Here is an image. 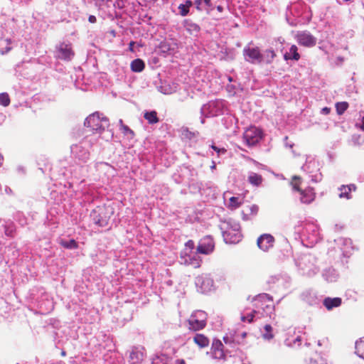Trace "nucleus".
I'll use <instances>...</instances> for the list:
<instances>
[{"label":"nucleus","mask_w":364,"mask_h":364,"mask_svg":"<svg viewBox=\"0 0 364 364\" xmlns=\"http://www.w3.org/2000/svg\"><path fill=\"white\" fill-rule=\"evenodd\" d=\"M206 314L203 311H197L193 313L187 320L188 328L193 331H198L203 329L207 323Z\"/></svg>","instance_id":"nucleus-1"},{"label":"nucleus","mask_w":364,"mask_h":364,"mask_svg":"<svg viewBox=\"0 0 364 364\" xmlns=\"http://www.w3.org/2000/svg\"><path fill=\"white\" fill-rule=\"evenodd\" d=\"M108 119L101 117L99 112H95L90 114L85 120L84 124L90 127L93 131L101 132L104 130L105 126L107 125Z\"/></svg>","instance_id":"nucleus-2"},{"label":"nucleus","mask_w":364,"mask_h":364,"mask_svg":"<svg viewBox=\"0 0 364 364\" xmlns=\"http://www.w3.org/2000/svg\"><path fill=\"white\" fill-rule=\"evenodd\" d=\"M112 211L105 206H97L91 213V217L95 224L101 227L108 225Z\"/></svg>","instance_id":"nucleus-3"},{"label":"nucleus","mask_w":364,"mask_h":364,"mask_svg":"<svg viewBox=\"0 0 364 364\" xmlns=\"http://www.w3.org/2000/svg\"><path fill=\"white\" fill-rule=\"evenodd\" d=\"M243 55L248 62L260 64L263 62V55L258 47L247 46L243 50Z\"/></svg>","instance_id":"nucleus-4"},{"label":"nucleus","mask_w":364,"mask_h":364,"mask_svg":"<svg viewBox=\"0 0 364 364\" xmlns=\"http://www.w3.org/2000/svg\"><path fill=\"white\" fill-rule=\"evenodd\" d=\"M295 39L300 46L306 48L314 47L316 44V38L307 31H298Z\"/></svg>","instance_id":"nucleus-5"},{"label":"nucleus","mask_w":364,"mask_h":364,"mask_svg":"<svg viewBox=\"0 0 364 364\" xmlns=\"http://www.w3.org/2000/svg\"><path fill=\"white\" fill-rule=\"evenodd\" d=\"M243 139L248 146H254L262 139V132L255 127H250L244 132Z\"/></svg>","instance_id":"nucleus-6"},{"label":"nucleus","mask_w":364,"mask_h":364,"mask_svg":"<svg viewBox=\"0 0 364 364\" xmlns=\"http://www.w3.org/2000/svg\"><path fill=\"white\" fill-rule=\"evenodd\" d=\"M215 247L213 239L210 236H205L197 246L198 253L208 255L210 254Z\"/></svg>","instance_id":"nucleus-7"},{"label":"nucleus","mask_w":364,"mask_h":364,"mask_svg":"<svg viewBox=\"0 0 364 364\" xmlns=\"http://www.w3.org/2000/svg\"><path fill=\"white\" fill-rule=\"evenodd\" d=\"M274 242L275 240L272 235L263 234L258 237L257 245L262 250L268 251L274 247Z\"/></svg>","instance_id":"nucleus-8"},{"label":"nucleus","mask_w":364,"mask_h":364,"mask_svg":"<svg viewBox=\"0 0 364 364\" xmlns=\"http://www.w3.org/2000/svg\"><path fill=\"white\" fill-rule=\"evenodd\" d=\"M210 350L213 358L218 360H224L225 358L224 346L219 339H214L213 341Z\"/></svg>","instance_id":"nucleus-9"},{"label":"nucleus","mask_w":364,"mask_h":364,"mask_svg":"<svg viewBox=\"0 0 364 364\" xmlns=\"http://www.w3.org/2000/svg\"><path fill=\"white\" fill-rule=\"evenodd\" d=\"M301 197L300 200L302 203L310 204L314 201L316 193L312 187H307L299 192Z\"/></svg>","instance_id":"nucleus-10"},{"label":"nucleus","mask_w":364,"mask_h":364,"mask_svg":"<svg viewBox=\"0 0 364 364\" xmlns=\"http://www.w3.org/2000/svg\"><path fill=\"white\" fill-rule=\"evenodd\" d=\"M60 58L63 60H70L75 55L70 44L61 43L58 47Z\"/></svg>","instance_id":"nucleus-11"},{"label":"nucleus","mask_w":364,"mask_h":364,"mask_svg":"<svg viewBox=\"0 0 364 364\" xmlns=\"http://www.w3.org/2000/svg\"><path fill=\"white\" fill-rule=\"evenodd\" d=\"M259 208L257 205L252 204L247 205L242 210L241 215L244 220H248L252 216H255L257 214Z\"/></svg>","instance_id":"nucleus-12"},{"label":"nucleus","mask_w":364,"mask_h":364,"mask_svg":"<svg viewBox=\"0 0 364 364\" xmlns=\"http://www.w3.org/2000/svg\"><path fill=\"white\" fill-rule=\"evenodd\" d=\"M193 342L199 348H203L209 346V338L203 333H196L193 337Z\"/></svg>","instance_id":"nucleus-13"},{"label":"nucleus","mask_w":364,"mask_h":364,"mask_svg":"<svg viewBox=\"0 0 364 364\" xmlns=\"http://www.w3.org/2000/svg\"><path fill=\"white\" fill-rule=\"evenodd\" d=\"M342 300L339 297L330 298L327 297L323 300V305L328 310H331L333 308L338 307L341 305Z\"/></svg>","instance_id":"nucleus-14"},{"label":"nucleus","mask_w":364,"mask_h":364,"mask_svg":"<svg viewBox=\"0 0 364 364\" xmlns=\"http://www.w3.org/2000/svg\"><path fill=\"white\" fill-rule=\"evenodd\" d=\"M300 54L298 52V48L296 45H292L290 47L289 52H287L284 55V58L286 60H294L297 61L300 59Z\"/></svg>","instance_id":"nucleus-15"},{"label":"nucleus","mask_w":364,"mask_h":364,"mask_svg":"<svg viewBox=\"0 0 364 364\" xmlns=\"http://www.w3.org/2000/svg\"><path fill=\"white\" fill-rule=\"evenodd\" d=\"M356 188L355 185L350 186H342L340 188V193L339 197L341 198H347L349 199L351 198L350 193L353 190L355 191Z\"/></svg>","instance_id":"nucleus-16"},{"label":"nucleus","mask_w":364,"mask_h":364,"mask_svg":"<svg viewBox=\"0 0 364 364\" xmlns=\"http://www.w3.org/2000/svg\"><path fill=\"white\" fill-rule=\"evenodd\" d=\"M243 203V199L240 197L232 196L230 198L228 208L230 210H235L240 208Z\"/></svg>","instance_id":"nucleus-17"},{"label":"nucleus","mask_w":364,"mask_h":364,"mask_svg":"<svg viewBox=\"0 0 364 364\" xmlns=\"http://www.w3.org/2000/svg\"><path fill=\"white\" fill-rule=\"evenodd\" d=\"M130 68L132 71L134 73H140L144 70L145 63L141 59L137 58L132 61Z\"/></svg>","instance_id":"nucleus-18"},{"label":"nucleus","mask_w":364,"mask_h":364,"mask_svg":"<svg viewBox=\"0 0 364 364\" xmlns=\"http://www.w3.org/2000/svg\"><path fill=\"white\" fill-rule=\"evenodd\" d=\"M263 55V62L266 64H270L276 58L277 54L272 48H269L264 50Z\"/></svg>","instance_id":"nucleus-19"},{"label":"nucleus","mask_w":364,"mask_h":364,"mask_svg":"<svg viewBox=\"0 0 364 364\" xmlns=\"http://www.w3.org/2000/svg\"><path fill=\"white\" fill-rule=\"evenodd\" d=\"M11 41L9 38H0V53L5 54L11 50Z\"/></svg>","instance_id":"nucleus-20"},{"label":"nucleus","mask_w":364,"mask_h":364,"mask_svg":"<svg viewBox=\"0 0 364 364\" xmlns=\"http://www.w3.org/2000/svg\"><path fill=\"white\" fill-rule=\"evenodd\" d=\"M248 182L255 186H259L263 181V178L261 175L256 173H251L247 178Z\"/></svg>","instance_id":"nucleus-21"},{"label":"nucleus","mask_w":364,"mask_h":364,"mask_svg":"<svg viewBox=\"0 0 364 364\" xmlns=\"http://www.w3.org/2000/svg\"><path fill=\"white\" fill-rule=\"evenodd\" d=\"M144 117L151 124H156L159 122L157 117V112L156 111L146 112L144 114Z\"/></svg>","instance_id":"nucleus-22"},{"label":"nucleus","mask_w":364,"mask_h":364,"mask_svg":"<svg viewBox=\"0 0 364 364\" xmlns=\"http://www.w3.org/2000/svg\"><path fill=\"white\" fill-rule=\"evenodd\" d=\"M193 6V2L191 0H187L184 4H181L178 6L180 15L186 16L189 13L190 8Z\"/></svg>","instance_id":"nucleus-23"},{"label":"nucleus","mask_w":364,"mask_h":364,"mask_svg":"<svg viewBox=\"0 0 364 364\" xmlns=\"http://www.w3.org/2000/svg\"><path fill=\"white\" fill-rule=\"evenodd\" d=\"M355 353L364 359V338H360L355 343Z\"/></svg>","instance_id":"nucleus-24"},{"label":"nucleus","mask_w":364,"mask_h":364,"mask_svg":"<svg viewBox=\"0 0 364 364\" xmlns=\"http://www.w3.org/2000/svg\"><path fill=\"white\" fill-rule=\"evenodd\" d=\"M185 27L190 34L197 33L200 31V26L195 23L185 21Z\"/></svg>","instance_id":"nucleus-25"},{"label":"nucleus","mask_w":364,"mask_h":364,"mask_svg":"<svg viewBox=\"0 0 364 364\" xmlns=\"http://www.w3.org/2000/svg\"><path fill=\"white\" fill-rule=\"evenodd\" d=\"M302 178L300 176H294L291 181V186H292L294 191L299 193L301 191L303 190L300 188Z\"/></svg>","instance_id":"nucleus-26"},{"label":"nucleus","mask_w":364,"mask_h":364,"mask_svg":"<svg viewBox=\"0 0 364 364\" xmlns=\"http://www.w3.org/2000/svg\"><path fill=\"white\" fill-rule=\"evenodd\" d=\"M264 333L262 334V337L265 340H272L274 338V335L273 333V328L271 325L266 324L264 326Z\"/></svg>","instance_id":"nucleus-27"},{"label":"nucleus","mask_w":364,"mask_h":364,"mask_svg":"<svg viewBox=\"0 0 364 364\" xmlns=\"http://www.w3.org/2000/svg\"><path fill=\"white\" fill-rule=\"evenodd\" d=\"M60 244L61 246L67 249H77L78 247L77 242L73 239L68 241L62 240H60Z\"/></svg>","instance_id":"nucleus-28"},{"label":"nucleus","mask_w":364,"mask_h":364,"mask_svg":"<svg viewBox=\"0 0 364 364\" xmlns=\"http://www.w3.org/2000/svg\"><path fill=\"white\" fill-rule=\"evenodd\" d=\"M348 103L347 102H339L336 104V112L338 115L343 114L348 108Z\"/></svg>","instance_id":"nucleus-29"},{"label":"nucleus","mask_w":364,"mask_h":364,"mask_svg":"<svg viewBox=\"0 0 364 364\" xmlns=\"http://www.w3.org/2000/svg\"><path fill=\"white\" fill-rule=\"evenodd\" d=\"M11 103L10 97L8 93H0V105L4 107H8Z\"/></svg>","instance_id":"nucleus-30"},{"label":"nucleus","mask_w":364,"mask_h":364,"mask_svg":"<svg viewBox=\"0 0 364 364\" xmlns=\"http://www.w3.org/2000/svg\"><path fill=\"white\" fill-rule=\"evenodd\" d=\"M257 311L255 310H253L250 314H247L246 316L242 315L240 317V320L243 322L247 321L248 323H252L253 321L254 317L257 314Z\"/></svg>","instance_id":"nucleus-31"},{"label":"nucleus","mask_w":364,"mask_h":364,"mask_svg":"<svg viewBox=\"0 0 364 364\" xmlns=\"http://www.w3.org/2000/svg\"><path fill=\"white\" fill-rule=\"evenodd\" d=\"M119 124H121V128L124 134L130 133L132 134H134V132L128 126L123 124L122 119H119Z\"/></svg>","instance_id":"nucleus-32"},{"label":"nucleus","mask_w":364,"mask_h":364,"mask_svg":"<svg viewBox=\"0 0 364 364\" xmlns=\"http://www.w3.org/2000/svg\"><path fill=\"white\" fill-rule=\"evenodd\" d=\"M186 247L191 250H193L195 247V243L193 240H190L186 243Z\"/></svg>","instance_id":"nucleus-33"},{"label":"nucleus","mask_w":364,"mask_h":364,"mask_svg":"<svg viewBox=\"0 0 364 364\" xmlns=\"http://www.w3.org/2000/svg\"><path fill=\"white\" fill-rule=\"evenodd\" d=\"M88 21H89V22H90V23H96V21H97V18H96V17H95V16H93V15H90V16L88 17Z\"/></svg>","instance_id":"nucleus-34"},{"label":"nucleus","mask_w":364,"mask_h":364,"mask_svg":"<svg viewBox=\"0 0 364 364\" xmlns=\"http://www.w3.org/2000/svg\"><path fill=\"white\" fill-rule=\"evenodd\" d=\"M331 112V109L329 107H323L321 110V112L324 114H328Z\"/></svg>","instance_id":"nucleus-35"},{"label":"nucleus","mask_w":364,"mask_h":364,"mask_svg":"<svg viewBox=\"0 0 364 364\" xmlns=\"http://www.w3.org/2000/svg\"><path fill=\"white\" fill-rule=\"evenodd\" d=\"M134 41H131L129 44V50L131 51H133L134 50Z\"/></svg>","instance_id":"nucleus-36"},{"label":"nucleus","mask_w":364,"mask_h":364,"mask_svg":"<svg viewBox=\"0 0 364 364\" xmlns=\"http://www.w3.org/2000/svg\"><path fill=\"white\" fill-rule=\"evenodd\" d=\"M202 0H196L195 3L197 5V9H199V6L201 4Z\"/></svg>","instance_id":"nucleus-37"},{"label":"nucleus","mask_w":364,"mask_h":364,"mask_svg":"<svg viewBox=\"0 0 364 364\" xmlns=\"http://www.w3.org/2000/svg\"><path fill=\"white\" fill-rule=\"evenodd\" d=\"M176 364H185V360L183 359L177 360L176 361Z\"/></svg>","instance_id":"nucleus-38"},{"label":"nucleus","mask_w":364,"mask_h":364,"mask_svg":"<svg viewBox=\"0 0 364 364\" xmlns=\"http://www.w3.org/2000/svg\"><path fill=\"white\" fill-rule=\"evenodd\" d=\"M359 127H360V129L364 131V117H363V119H362V124H361V125H360Z\"/></svg>","instance_id":"nucleus-39"},{"label":"nucleus","mask_w":364,"mask_h":364,"mask_svg":"<svg viewBox=\"0 0 364 364\" xmlns=\"http://www.w3.org/2000/svg\"><path fill=\"white\" fill-rule=\"evenodd\" d=\"M217 9H218V11H220V12H222V11H223V7H222L221 6H217Z\"/></svg>","instance_id":"nucleus-40"},{"label":"nucleus","mask_w":364,"mask_h":364,"mask_svg":"<svg viewBox=\"0 0 364 364\" xmlns=\"http://www.w3.org/2000/svg\"><path fill=\"white\" fill-rule=\"evenodd\" d=\"M3 160H4L3 156L0 154V166H1Z\"/></svg>","instance_id":"nucleus-41"},{"label":"nucleus","mask_w":364,"mask_h":364,"mask_svg":"<svg viewBox=\"0 0 364 364\" xmlns=\"http://www.w3.org/2000/svg\"><path fill=\"white\" fill-rule=\"evenodd\" d=\"M134 354H135V353H134V352H133V351L130 353V358H131L132 359H133V358H134Z\"/></svg>","instance_id":"nucleus-42"},{"label":"nucleus","mask_w":364,"mask_h":364,"mask_svg":"<svg viewBox=\"0 0 364 364\" xmlns=\"http://www.w3.org/2000/svg\"><path fill=\"white\" fill-rule=\"evenodd\" d=\"M212 148L215 151H219L218 147H216L215 146H213Z\"/></svg>","instance_id":"nucleus-43"},{"label":"nucleus","mask_w":364,"mask_h":364,"mask_svg":"<svg viewBox=\"0 0 364 364\" xmlns=\"http://www.w3.org/2000/svg\"><path fill=\"white\" fill-rule=\"evenodd\" d=\"M296 341H298V342H300L301 341V338L300 336H298L296 338Z\"/></svg>","instance_id":"nucleus-44"},{"label":"nucleus","mask_w":364,"mask_h":364,"mask_svg":"<svg viewBox=\"0 0 364 364\" xmlns=\"http://www.w3.org/2000/svg\"><path fill=\"white\" fill-rule=\"evenodd\" d=\"M224 341H225V343H227L228 342V338H224Z\"/></svg>","instance_id":"nucleus-45"},{"label":"nucleus","mask_w":364,"mask_h":364,"mask_svg":"<svg viewBox=\"0 0 364 364\" xmlns=\"http://www.w3.org/2000/svg\"><path fill=\"white\" fill-rule=\"evenodd\" d=\"M237 237V241H238L239 238L240 237V235H238Z\"/></svg>","instance_id":"nucleus-46"}]
</instances>
